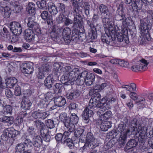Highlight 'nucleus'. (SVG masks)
<instances>
[{
  "label": "nucleus",
  "mask_w": 153,
  "mask_h": 153,
  "mask_svg": "<svg viewBox=\"0 0 153 153\" xmlns=\"http://www.w3.org/2000/svg\"><path fill=\"white\" fill-rule=\"evenodd\" d=\"M55 88H53V93H61L63 89V85L62 83H56L54 85Z\"/></svg>",
  "instance_id": "8fccbe9b"
},
{
  "label": "nucleus",
  "mask_w": 153,
  "mask_h": 153,
  "mask_svg": "<svg viewBox=\"0 0 153 153\" xmlns=\"http://www.w3.org/2000/svg\"><path fill=\"white\" fill-rule=\"evenodd\" d=\"M112 115V112L110 111H107L105 112L104 114L102 115V120H107L110 118Z\"/></svg>",
  "instance_id": "69168bd1"
},
{
  "label": "nucleus",
  "mask_w": 153,
  "mask_h": 153,
  "mask_svg": "<svg viewBox=\"0 0 153 153\" xmlns=\"http://www.w3.org/2000/svg\"><path fill=\"white\" fill-rule=\"evenodd\" d=\"M116 37L117 38L118 41L120 42H122L124 41L127 44L129 43L128 36L126 35L122 34V33H121V34H117V35L116 36Z\"/></svg>",
  "instance_id": "a19ab883"
},
{
  "label": "nucleus",
  "mask_w": 153,
  "mask_h": 153,
  "mask_svg": "<svg viewBox=\"0 0 153 153\" xmlns=\"http://www.w3.org/2000/svg\"><path fill=\"white\" fill-rule=\"evenodd\" d=\"M110 35L112 40H114L116 39V36L117 35V30L114 27L109 29Z\"/></svg>",
  "instance_id": "3c124183"
},
{
  "label": "nucleus",
  "mask_w": 153,
  "mask_h": 153,
  "mask_svg": "<svg viewBox=\"0 0 153 153\" xmlns=\"http://www.w3.org/2000/svg\"><path fill=\"white\" fill-rule=\"evenodd\" d=\"M34 36L33 32L30 29H27L25 31L24 38L28 42H30L34 39Z\"/></svg>",
  "instance_id": "aec40b11"
},
{
  "label": "nucleus",
  "mask_w": 153,
  "mask_h": 153,
  "mask_svg": "<svg viewBox=\"0 0 153 153\" xmlns=\"http://www.w3.org/2000/svg\"><path fill=\"white\" fill-rule=\"evenodd\" d=\"M86 135L85 139V143L83 146L81 148V149L84 150L87 147H88L89 149H91L95 148L98 146V143L91 133L88 132L86 133Z\"/></svg>",
  "instance_id": "423d86ee"
},
{
  "label": "nucleus",
  "mask_w": 153,
  "mask_h": 153,
  "mask_svg": "<svg viewBox=\"0 0 153 153\" xmlns=\"http://www.w3.org/2000/svg\"><path fill=\"white\" fill-rule=\"evenodd\" d=\"M99 8L101 13L103 14L105 16H110L111 15L109 12L108 8L106 6L101 4Z\"/></svg>",
  "instance_id": "c756f323"
},
{
  "label": "nucleus",
  "mask_w": 153,
  "mask_h": 153,
  "mask_svg": "<svg viewBox=\"0 0 153 153\" xmlns=\"http://www.w3.org/2000/svg\"><path fill=\"white\" fill-rule=\"evenodd\" d=\"M87 131L83 128H78L74 133L75 137L77 138L79 137V140L81 143L85 142V136H86Z\"/></svg>",
  "instance_id": "2eb2a0df"
},
{
  "label": "nucleus",
  "mask_w": 153,
  "mask_h": 153,
  "mask_svg": "<svg viewBox=\"0 0 153 153\" xmlns=\"http://www.w3.org/2000/svg\"><path fill=\"white\" fill-rule=\"evenodd\" d=\"M111 38V36L110 37L108 34L105 33L102 35L101 39L103 42L109 44L112 40Z\"/></svg>",
  "instance_id": "a18cd8bd"
},
{
  "label": "nucleus",
  "mask_w": 153,
  "mask_h": 153,
  "mask_svg": "<svg viewBox=\"0 0 153 153\" xmlns=\"http://www.w3.org/2000/svg\"><path fill=\"white\" fill-rule=\"evenodd\" d=\"M93 111L86 107L84 110L82 114V119L85 122L88 123L90 120V118L94 114Z\"/></svg>",
  "instance_id": "dca6fc26"
},
{
  "label": "nucleus",
  "mask_w": 153,
  "mask_h": 153,
  "mask_svg": "<svg viewBox=\"0 0 153 153\" xmlns=\"http://www.w3.org/2000/svg\"><path fill=\"white\" fill-rule=\"evenodd\" d=\"M37 77L38 78V82L42 84L44 82V85L47 88L50 89L51 88L52 85L55 82V80L53 78V75L50 74L44 80L45 77L44 73L41 71H39L37 75Z\"/></svg>",
  "instance_id": "7ed1b4c3"
},
{
  "label": "nucleus",
  "mask_w": 153,
  "mask_h": 153,
  "mask_svg": "<svg viewBox=\"0 0 153 153\" xmlns=\"http://www.w3.org/2000/svg\"><path fill=\"white\" fill-rule=\"evenodd\" d=\"M66 101L65 99L61 96L56 97L54 99V104L58 107H62L65 104Z\"/></svg>",
  "instance_id": "b1692460"
},
{
  "label": "nucleus",
  "mask_w": 153,
  "mask_h": 153,
  "mask_svg": "<svg viewBox=\"0 0 153 153\" xmlns=\"http://www.w3.org/2000/svg\"><path fill=\"white\" fill-rule=\"evenodd\" d=\"M94 80L95 76L94 75H89L88 77L85 79V84L87 86H90L94 82Z\"/></svg>",
  "instance_id": "c03bdc74"
},
{
  "label": "nucleus",
  "mask_w": 153,
  "mask_h": 153,
  "mask_svg": "<svg viewBox=\"0 0 153 153\" xmlns=\"http://www.w3.org/2000/svg\"><path fill=\"white\" fill-rule=\"evenodd\" d=\"M40 134L43 140L46 142L50 141L51 139L50 135H53L51 134V131H47L46 129L44 130L42 129L41 131Z\"/></svg>",
  "instance_id": "6ab92c4d"
},
{
  "label": "nucleus",
  "mask_w": 153,
  "mask_h": 153,
  "mask_svg": "<svg viewBox=\"0 0 153 153\" xmlns=\"http://www.w3.org/2000/svg\"><path fill=\"white\" fill-rule=\"evenodd\" d=\"M33 124L36 128L40 129V132L41 130L42 129L44 130L45 129L44 128L45 125L40 120H34L33 122Z\"/></svg>",
  "instance_id": "79ce46f5"
},
{
  "label": "nucleus",
  "mask_w": 153,
  "mask_h": 153,
  "mask_svg": "<svg viewBox=\"0 0 153 153\" xmlns=\"http://www.w3.org/2000/svg\"><path fill=\"white\" fill-rule=\"evenodd\" d=\"M141 0H133L131 3V6L133 9H136L137 10L139 9L138 8V5Z\"/></svg>",
  "instance_id": "774afa93"
},
{
  "label": "nucleus",
  "mask_w": 153,
  "mask_h": 153,
  "mask_svg": "<svg viewBox=\"0 0 153 153\" xmlns=\"http://www.w3.org/2000/svg\"><path fill=\"white\" fill-rule=\"evenodd\" d=\"M10 30L15 36L19 35L22 32L21 25L19 22H13L10 24Z\"/></svg>",
  "instance_id": "f8f14e48"
},
{
  "label": "nucleus",
  "mask_w": 153,
  "mask_h": 153,
  "mask_svg": "<svg viewBox=\"0 0 153 153\" xmlns=\"http://www.w3.org/2000/svg\"><path fill=\"white\" fill-rule=\"evenodd\" d=\"M65 70L64 72H65L66 75L65 76H63L62 78H64V80L67 79L68 80V77H67V75L69 74V73L72 71V68L70 66H67L65 67L64 68Z\"/></svg>",
  "instance_id": "603ef678"
},
{
  "label": "nucleus",
  "mask_w": 153,
  "mask_h": 153,
  "mask_svg": "<svg viewBox=\"0 0 153 153\" xmlns=\"http://www.w3.org/2000/svg\"><path fill=\"white\" fill-rule=\"evenodd\" d=\"M79 30L73 29L72 31V36L71 37V41L72 40L75 42L78 41L79 39Z\"/></svg>",
  "instance_id": "ea45409f"
},
{
  "label": "nucleus",
  "mask_w": 153,
  "mask_h": 153,
  "mask_svg": "<svg viewBox=\"0 0 153 153\" xmlns=\"http://www.w3.org/2000/svg\"><path fill=\"white\" fill-rule=\"evenodd\" d=\"M73 29L79 30V29L82 31L84 30L83 21L73 20Z\"/></svg>",
  "instance_id": "a878e982"
},
{
  "label": "nucleus",
  "mask_w": 153,
  "mask_h": 153,
  "mask_svg": "<svg viewBox=\"0 0 153 153\" xmlns=\"http://www.w3.org/2000/svg\"><path fill=\"white\" fill-rule=\"evenodd\" d=\"M1 14L5 18H7L9 17L11 14L10 8L7 6H5L3 10L1 11Z\"/></svg>",
  "instance_id": "37998d69"
},
{
  "label": "nucleus",
  "mask_w": 153,
  "mask_h": 153,
  "mask_svg": "<svg viewBox=\"0 0 153 153\" xmlns=\"http://www.w3.org/2000/svg\"><path fill=\"white\" fill-rule=\"evenodd\" d=\"M27 25L30 28L33 30H35L38 27V24L34 21L33 18L30 17L28 19Z\"/></svg>",
  "instance_id": "e433bc0d"
},
{
  "label": "nucleus",
  "mask_w": 153,
  "mask_h": 153,
  "mask_svg": "<svg viewBox=\"0 0 153 153\" xmlns=\"http://www.w3.org/2000/svg\"><path fill=\"white\" fill-rule=\"evenodd\" d=\"M49 115L48 111H43L39 110V119H44Z\"/></svg>",
  "instance_id": "680f3d73"
},
{
  "label": "nucleus",
  "mask_w": 153,
  "mask_h": 153,
  "mask_svg": "<svg viewBox=\"0 0 153 153\" xmlns=\"http://www.w3.org/2000/svg\"><path fill=\"white\" fill-rule=\"evenodd\" d=\"M48 8L51 16H55L58 12L57 7L53 3L50 2L48 4Z\"/></svg>",
  "instance_id": "a211bd4d"
},
{
  "label": "nucleus",
  "mask_w": 153,
  "mask_h": 153,
  "mask_svg": "<svg viewBox=\"0 0 153 153\" xmlns=\"http://www.w3.org/2000/svg\"><path fill=\"white\" fill-rule=\"evenodd\" d=\"M34 136L27 135L25 137V140L23 143L26 145V146L28 145L32 146L33 144V138Z\"/></svg>",
  "instance_id": "49530a36"
},
{
  "label": "nucleus",
  "mask_w": 153,
  "mask_h": 153,
  "mask_svg": "<svg viewBox=\"0 0 153 153\" xmlns=\"http://www.w3.org/2000/svg\"><path fill=\"white\" fill-rule=\"evenodd\" d=\"M83 31H82V32H79V39L78 40H80L81 41H83L85 40L87 38L88 39H91L90 41L91 42L94 39H90L89 37H88V35L87 36H86V34L85 33H83Z\"/></svg>",
  "instance_id": "5fc2aeb1"
},
{
  "label": "nucleus",
  "mask_w": 153,
  "mask_h": 153,
  "mask_svg": "<svg viewBox=\"0 0 153 153\" xmlns=\"http://www.w3.org/2000/svg\"><path fill=\"white\" fill-rule=\"evenodd\" d=\"M35 128L32 126H27V132L28 134V135L35 136L36 134L35 131Z\"/></svg>",
  "instance_id": "864d4df0"
},
{
  "label": "nucleus",
  "mask_w": 153,
  "mask_h": 153,
  "mask_svg": "<svg viewBox=\"0 0 153 153\" xmlns=\"http://www.w3.org/2000/svg\"><path fill=\"white\" fill-rule=\"evenodd\" d=\"M107 84L105 82L102 83L99 85H97L95 86V88L96 89H97L98 91H101L103 90L106 87Z\"/></svg>",
  "instance_id": "0e129e2a"
},
{
  "label": "nucleus",
  "mask_w": 153,
  "mask_h": 153,
  "mask_svg": "<svg viewBox=\"0 0 153 153\" xmlns=\"http://www.w3.org/2000/svg\"><path fill=\"white\" fill-rule=\"evenodd\" d=\"M36 4L39 8L45 10L47 9V5L46 0H41L36 2Z\"/></svg>",
  "instance_id": "09e8293b"
},
{
  "label": "nucleus",
  "mask_w": 153,
  "mask_h": 153,
  "mask_svg": "<svg viewBox=\"0 0 153 153\" xmlns=\"http://www.w3.org/2000/svg\"><path fill=\"white\" fill-rule=\"evenodd\" d=\"M105 101H103L104 104V106H106L108 105L115 104L117 103V100L116 97H111L106 100L105 98Z\"/></svg>",
  "instance_id": "72a5a7b5"
},
{
  "label": "nucleus",
  "mask_w": 153,
  "mask_h": 153,
  "mask_svg": "<svg viewBox=\"0 0 153 153\" xmlns=\"http://www.w3.org/2000/svg\"><path fill=\"white\" fill-rule=\"evenodd\" d=\"M111 122L109 121L102 122L100 124V128L103 131H107L109 128L111 127Z\"/></svg>",
  "instance_id": "c85d7f7f"
},
{
  "label": "nucleus",
  "mask_w": 153,
  "mask_h": 153,
  "mask_svg": "<svg viewBox=\"0 0 153 153\" xmlns=\"http://www.w3.org/2000/svg\"><path fill=\"white\" fill-rule=\"evenodd\" d=\"M12 107L10 105H6L4 107V110L5 114H11L12 113Z\"/></svg>",
  "instance_id": "4d7b16f0"
},
{
  "label": "nucleus",
  "mask_w": 153,
  "mask_h": 153,
  "mask_svg": "<svg viewBox=\"0 0 153 153\" xmlns=\"http://www.w3.org/2000/svg\"><path fill=\"white\" fill-rule=\"evenodd\" d=\"M106 106H103L102 108L99 109L98 111L97 112V114L100 117V118H101V120H102V115L104 114L105 112V109L106 107Z\"/></svg>",
  "instance_id": "338daca9"
},
{
  "label": "nucleus",
  "mask_w": 153,
  "mask_h": 153,
  "mask_svg": "<svg viewBox=\"0 0 153 153\" xmlns=\"http://www.w3.org/2000/svg\"><path fill=\"white\" fill-rule=\"evenodd\" d=\"M64 142L70 148V149H72L74 147V144L71 139L67 138L66 140H64Z\"/></svg>",
  "instance_id": "bf43d9fd"
},
{
  "label": "nucleus",
  "mask_w": 153,
  "mask_h": 153,
  "mask_svg": "<svg viewBox=\"0 0 153 153\" xmlns=\"http://www.w3.org/2000/svg\"><path fill=\"white\" fill-rule=\"evenodd\" d=\"M53 66L54 71L57 72L56 74L58 75V73L60 74L62 71V66L59 63L56 62L54 64Z\"/></svg>",
  "instance_id": "de8ad7c7"
},
{
  "label": "nucleus",
  "mask_w": 153,
  "mask_h": 153,
  "mask_svg": "<svg viewBox=\"0 0 153 153\" xmlns=\"http://www.w3.org/2000/svg\"><path fill=\"white\" fill-rule=\"evenodd\" d=\"M149 19L140 21V24L139 27V30L141 34H146L148 36L149 34V31L151 28L152 24Z\"/></svg>",
  "instance_id": "0eeeda50"
},
{
  "label": "nucleus",
  "mask_w": 153,
  "mask_h": 153,
  "mask_svg": "<svg viewBox=\"0 0 153 153\" xmlns=\"http://www.w3.org/2000/svg\"><path fill=\"white\" fill-rule=\"evenodd\" d=\"M82 12V10H75V11H74V18L73 20L83 21V18L81 15Z\"/></svg>",
  "instance_id": "4c0bfd02"
},
{
  "label": "nucleus",
  "mask_w": 153,
  "mask_h": 153,
  "mask_svg": "<svg viewBox=\"0 0 153 153\" xmlns=\"http://www.w3.org/2000/svg\"><path fill=\"white\" fill-rule=\"evenodd\" d=\"M146 34H141V36H140L138 39V43L141 45H143L145 44L146 40L149 41L150 39L149 34L148 36H146Z\"/></svg>",
  "instance_id": "58836bf2"
},
{
  "label": "nucleus",
  "mask_w": 153,
  "mask_h": 153,
  "mask_svg": "<svg viewBox=\"0 0 153 153\" xmlns=\"http://www.w3.org/2000/svg\"><path fill=\"white\" fill-rule=\"evenodd\" d=\"M19 133V131L14 129L13 128H8L1 136V139L3 141H7L10 138H13L16 136Z\"/></svg>",
  "instance_id": "6e6552de"
},
{
  "label": "nucleus",
  "mask_w": 153,
  "mask_h": 153,
  "mask_svg": "<svg viewBox=\"0 0 153 153\" xmlns=\"http://www.w3.org/2000/svg\"><path fill=\"white\" fill-rule=\"evenodd\" d=\"M17 79L13 77L7 78L5 80L6 87L7 88H13L17 84Z\"/></svg>",
  "instance_id": "412c9836"
},
{
  "label": "nucleus",
  "mask_w": 153,
  "mask_h": 153,
  "mask_svg": "<svg viewBox=\"0 0 153 153\" xmlns=\"http://www.w3.org/2000/svg\"><path fill=\"white\" fill-rule=\"evenodd\" d=\"M81 92L78 89L73 91V92L68 93L66 94L67 98L70 100H76L78 97Z\"/></svg>",
  "instance_id": "4be33fe9"
},
{
  "label": "nucleus",
  "mask_w": 153,
  "mask_h": 153,
  "mask_svg": "<svg viewBox=\"0 0 153 153\" xmlns=\"http://www.w3.org/2000/svg\"><path fill=\"white\" fill-rule=\"evenodd\" d=\"M36 10L35 4L32 2H30L27 8V11L29 14L33 15L35 14Z\"/></svg>",
  "instance_id": "bb28decb"
},
{
  "label": "nucleus",
  "mask_w": 153,
  "mask_h": 153,
  "mask_svg": "<svg viewBox=\"0 0 153 153\" xmlns=\"http://www.w3.org/2000/svg\"><path fill=\"white\" fill-rule=\"evenodd\" d=\"M59 117L68 131L70 132L74 131L75 129L74 124H76L79 120V118L76 114L74 113H72L69 117H67L66 113H62L60 114Z\"/></svg>",
  "instance_id": "f03ea898"
},
{
  "label": "nucleus",
  "mask_w": 153,
  "mask_h": 153,
  "mask_svg": "<svg viewBox=\"0 0 153 153\" xmlns=\"http://www.w3.org/2000/svg\"><path fill=\"white\" fill-rule=\"evenodd\" d=\"M140 61L141 62L139 64H136L134 65L131 67V69L134 71H145L147 68V65L148 63L147 61L144 59H142L140 60Z\"/></svg>",
  "instance_id": "9b49d317"
},
{
  "label": "nucleus",
  "mask_w": 153,
  "mask_h": 153,
  "mask_svg": "<svg viewBox=\"0 0 153 153\" xmlns=\"http://www.w3.org/2000/svg\"><path fill=\"white\" fill-rule=\"evenodd\" d=\"M71 29L66 27L63 29V35L58 36L56 38V42L59 44H68L71 42Z\"/></svg>",
  "instance_id": "39448f33"
},
{
  "label": "nucleus",
  "mask_w": 153,
  "mask_h": 153,
  "mask_svg": "<svg viewBox=\"0 0 153 153\" xmlns=\"http://www.w3.org/2000/svg\"><path fill=\"white\" fill-rule=\"evenodd\" d=\"M42 141L40 136L39 135L34 136L33 138L32 145L35 147H40L42 144Z\"/></svg>",
  "instance_id": "393cba45"
},
{
  "label": "nucleus",
  "mask_w": 153,
  "mask_h": 153,
  "mask_svg": "<svg viewBox=\"0 0 153 153\" xmlns=\"http://www.w3.org/2000/svg\"><path fill=\"white\" fill-rule=\"evenodd\" d=\"M33 66V63L30 62L23 63L21 66V71L25 74H31L34 70Z\"/></svg>",
  "instance_id": "4468645a"
},
{
  "label": "nucleus",
  "mask_w": 153,
  "mask_h": 153,
  "mask_svg": "<svg viewBox=\"0 0 153 153\" xmlns=\"http://www.w3.org/2000/svg\"><path fill=\"white\" fill-rule=\"evenodd\" d=\"M63 28L62 27H60L57 29L56 31L54 30V28L53 30V31L55 32H56V36H55L56 41V38L57 36L63 35Z\"/></svg>",
  "instance_id": "052dcab7"
},
{
  "label": "nucleus",
  "mask_w": 153,
  "mask_h": 153,
  "mask_svg": "<svg viewBox=\"0 0 153 153\" xmlns=\"http://www.w3.org/2000/svg\"><path fill=\"white\" fill-rule=\"evenodd\" d=\"M50 67L49 65L46 64H43L41 67L40 68L39 71L42 72H47L49 71L50 70Z\"/></svg>",
  "instance_id": "13d9d810"
},
{
  "label": "nucleus",
  "mask_w": 153,
  "mask_h": 153,
  "mask_svg": "<svg viewBox=\"0 0 153 153\" xmlns=\"http://www.w3.org/2000/svg\"><path fill=\"white\" fill-rule=\"evenodd\" d=\"M0 121L7 123V125H11L14 123L13 118L12 117L4 116L0 118Z\"/></svg>",
  "instance_id": "f704fd0d"
},
{
  "label": "nucleus",
  "mask_w": 153,
  "mask_h": 153,
  "mask_svg": "<svg viewBox=\"0 0 153 153\" xmlns=\"http://www.w3.org/2000/svg\"><path fill=\"white\" fill-rule=\"evenodd\" d=\"M137 145V142L134 139H131L129 140L126 143L124 147V150L127 152L128 150L135 147Z\"/></svg>",
  "instance_id": "5701e85b"
},
{
  "label": "nucleus",
  "mask_w": 153,
  "mask_h": 153,
  "mask_svg": "<svg viewBox=\"0 0 153 153\" xmlns=\"http://www.w3.org/2000/svg\"><path fill=\"white\" fill-rule=\"evenodd\" d=\"M97 100L96 99H91L88 107L93 111L95 108H102L104 105L103 103V101H105L104 98L102 99L100 102L97 101Z\"/></svg>",
  "instance_id": "ddd939ff"
},
{
  "label": "nucleus",
  "mask_w": 153,
  "mask_h": 153,
  "mask_svg": "<svg viewBox=\"0 0 153 153\" xmlns=\"http://www.w3.org/2000/svg\"><path fill=\"white\" fill-rule=\"evenodd\" d=\"M86 22L87 25L90 27L88 28V37H89L90 39H96L97 36L96 29L94 24V22L88 19L86 20Z\"/></svg>",
  "instance_id": "9d476101"
},
{
  "label": "nucleus",
  "mask_w": 153,
  "mask_h": 153,
  "mask_svg": "<svg viewBox=\"0 0 153 153\" xmlns=\"http://www.w3.org/2000/svg\"><path fill=\"white\" fill-rule=\"evenodd\" d=\"M120 129H117L118 131L120 132V134L119 138L117 141L118 142V146L119 148H122L124 146L127 141V138L128 134H130L133 133L136 134L134 131H133L130 129L128 128L127 130H123V127H120Z\"/></svg>",
  "instance_id": "20e7f679"
},
{
  "label": "nucleus",
  "mask_w": 153,
  "mask_h": 153,
  "mask_svg": "<svg viewBox=\"0 0 153 153\" xmlns=\"http://www.w3.org/2000/svg\"><path fill=\"white\" fill-rule=\"evenodd\" d=\"M45 123L46 125L50 129L52 128L55 126L53 121L51 119L45 120Z\"/></svg>",
  "instance_id": "6e6d98bb"
},
{
  "label": "nucleus",
  "mask_w": 153,
  "mask_h": 153,
  "mask_svg": "<svg viewBox=\"0 0 153 153\" xmlns=\"http://www.w3.org/2000/svg\"><path fill=\"white\" fill-rule=\"evenodd\" d=\"M32 105L30 101L27 98H25L21 102V107L25 110H29Z\"/></svg>",
  "instance_id": "cd10ccee"
},
{
  "label": "nucleus",
  "mask_w": 153,
  "mask_h": 153,
  "mask_svg": "<svg viewBox=\"0 0 153 153\" xmlns=\"http://www.w3.org/2000/svg\"><path fill=\"white\" fill-rule=\"evenodd\" d=\"M90 7L89 3L85 2H82V4L80 5V7L83 8L85 13L87 17H90Z\"/></svg>",
  "instance_id": "473e14b6"
},
{
  "label": "nucleus",
  "mask_w": 153,
  "mask_h": 153,
  "mask_svg": "<svg viewBox=\"0 0 153 153\" xmlns=\"http://www.w3.org/2000/svg\"><path fill=\"white\" fill-rule=\"evenodd\" d=\"M128 120L127 117H124L123 120L118 126L117 129H120V127H123V130H126L129 128L131 130L134 131L136 134L135 137L137 138L141 146L144 145L145 141L146 136V135L147 128L146 127L142 126L141 123L136 118H134L129 123L128 126L127 124Z\"/></svg>",
  "instance_id": "f257e3e1"
},
{
  "label": "nucleus",
  "mask_w": 153,
  "mask_h": 153,
  "mask_svg": "<svg viewBox=\"0 0 153 153\" xmlns=\"http://www.w3.org/2000/svg\"><path fill=\"white\" fill-rule=\"evenodd\" d=\"M122 88L125 89L126 91L130 92L134 91L136 90V85L134 83H131L128 85H123L122 86Z\"/></svg>",
  "instance_id": "7c9ffc66"
},
{
  "label": "nucleus",
  "mask_w": 153,
  "mask_h": 153,
  "mask_svg": "<svg viewBox=\"0 0 153 153\" xmlns=\"http://www.w3.org/2000/svg\"><path fill=\"white\" fill-rule=\"evenodd\" d=\"M27 146L23 143H18L15 147V153H22Z\"/></svg>",
  "instance_id": "c9c22d12"
},
{
  "label": "nucleus",
  "mask_w": 153,
  "mask_h": 153,
  "mask_svg": "<svg viewBox=\"0 0 153 153\" xmlns=\"http://www.w3.org/2000/svg\"><path fill=\"white\" fill-rule=\"evenodd\" d=\"M55 137L57 142L59 143L60 142L63 143L64 142V139L63 138L62 134L61 133L57 134L56 135Z\"/></svg>",
  "instance_id": "e2e57ef3"
},
{
  "label": "nucleus",
  "mask_w": 153,
  "mask_h": 153,
  "mask_svg": "<svg viewBox=\"0 0 153 153\" xmlns=\"http://www.w3.org/2000/svg\"><path fill=\"white\" fill-rule=\"evenodd\" d=\"M40 16L43 20H46L47 24L49 25H51L53 24V20L52 17L50 14H49L47 10L40 11Z\"/></svg>",
  "instance_id": "f3484780"
},
{
  "label": "nucleus",
  "mask_w": 153,
  "mask_h": 153,
  "mask_svg": "<svg viewBox=\"0 0 153 153\" xmlns=\"http://www.w3.org/2000/svg\"><path fill=\"white\" fill-rule=\"evenodd\" d=\"M81 71V70L78 68H73L67 76L68 77L69 81L65 82L64 84L65 85H69L71 84L70 81L73 82L75 81V79H77L76 78H78L79 76Z\"/></svg>",
  "instance_id": "1a4fd4ad"
},
{
  "label": "nucleus",
  "mask_w": 153,
  "mask_h": 153,
  "mask_svg": "<svg viewBox=\"0 0 153 153\" xmlns=\"http://www.w3.org/2000/svg\"><path fill=\"white\" fill-rule=\"evenodd\" d=\"M83 0H71V4L74 7V11L77 10H81L80 7V5L82 4Z\"/></svg>",
  "instance_id": "2f4dec72"
}]
</instances>
